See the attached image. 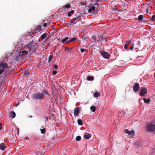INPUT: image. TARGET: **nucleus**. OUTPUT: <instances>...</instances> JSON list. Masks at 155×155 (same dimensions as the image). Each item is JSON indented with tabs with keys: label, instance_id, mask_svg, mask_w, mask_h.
Listing matches in <instances>:
<instances>
[{
	"label": "nucleus",
	"instance_id": "c756f323",
	"mask_svg": "<svg viewBox=\"0 0 155 155\" xmlns=\"http://www.w3.org/2000/svg\"><path fill=\"white\" fill-rule=\"evenodd\" d=\"M143 18V15H140L138 18V19L139 21H141Z\"/></svg>",
	"mask_w": 155,
	"mask_h": 155
},
{
	"label": "nucleus",
	"instance_id": "8fccbe9b",
	"mask_svg": "<svg viewBox=\"0 0 155 155\" xmlns=\"http://www.w3.org/2000/svg\"><path fill=\"white\" fill-rule=\"evenodd\" d=\"M25 139L26 140H28L29 138L28 137H26L25 138Z\"/></svg>",
	"mask_w": 155,
	"mask_h": 155
},
{
	"label": "nucleus",
	"instance_id": "a18cd8bd",
	"mask_svg": "<svg viewBox=\"0 0 155 155\" xmlns=\"http://www.w3.org/2000/svg\"><path fill=\"white\" fill-rule=\"evenodd\" d=\"M148 11H149V8H147L146 9V13L147 14L149 13Z\"/></svg>",
	"mask_w": 155,
	"mask_h": 155
},
{
	"label": "nucleus",
	"instance_id": "2f4dec72",
	"mask_svg": "<svg viewBox=\"0 0 155 155\" xmlns=\"http://www.w3.org/2000/svg\"><path fill=\"white\" fill-rule=\"evenodd\" d=\"M91 5H92L91 4V5L90 4L89 5V7L91 8V9L92 10H93V11L95 9V8H97V7H94V5L93 6H91Z\"/></svg>",
	"mask_w": 155,
	"mask_h": 155
},
{
	"label": "nucleus",
	"instance_id": "f704fd0d",
	"mask_svg": "<svg viewBox=\"0 0 155 155\" xmlns=\"http://www.w3.org/2000/svg\"><path fill=\"white\" fill-rule=\"evenodd\" d=\"M155 20V15H153L152 16L150 20H151L152 21H154Z\"/></svg>",
	"mask_w": 155,
	"mask_h": 155
},
{
	"label": "nucleus",
	"instance_id": "5fc2aeb1",
	"mask_svg": "<svg viewBox=\"0 0 155 155\" xmlns=\"http://www.w3.org/2000/svg\"><path fill=\"white\" fill-rule=\"evenodd\" d=\"M149 14H150H150H151V13H149Z\"/></svg>",
	"mask_w": 155,
	"mask_h": 155
},
{
	"label": "nucleus",
	"instance_id": "2eb2a0df",
	"mask_svg": "<svg viewBox=\"0 0 155 155\" xmlns=\"http://www.w3.org/2000/svg\"><path fill=\"white\" fill-rule=\"evenodd\" d=\"M77 22V21H76V20H74L73 21L69 22L67 24V25L68 26L73 25L74 24L76 23Z\"/></svg>",
	"mask_w": 155,
	"mask_h": 155
},
{
	"label": "nucleus",
	"instance_id": "37998d69",
	"mask_svg": "<svg viewBox=\"0 0 155 155\" xmlns=\"http://www.w3.org/2000/svg\"><path fill=\"white\" fill-rule=\"evenodd\" d=\"M57 74V71H54L53 72V73H52V74H53V75H55L56 74Z\"/></svg>",
	"mask_w": 155,
	"mask_h": 155
},
{
	"label": "nucleus",
	"instance_id": "dca6fc26",
	"mask_svg": "<svg viewBox=\"0 0 155 155\" xmlns=\"http://www.w3.org/2000/svg\"><path fill=\"white\" fill-rule=\"evenodd\" d=\"M97 2H98L97 1L96 2H93L91 3V5H94V7H97V8L99 7V4L97 3Z\"/></svg>",
	"mask_w": 155,
	"mask_h": 155
},
{
	"label": "nucleus",
	"instance_id": "7ed1b4c3",
	"mask_svg": "<svg viewBox=\"0 0 155 155\" xmlns=\"http://www.w3.org/2000/svg\"><path fill=\"white\" fill-rule=\"evenodd\" d=\"M33 97L36 99H43L45 98V94L43 93L37 92L33 95Z\"/></svg>",
	"mask_w": 155,
	"mask_h": 155
},
{
	"label": "nucleus",
	"instance_id": "0eeeda50",
	"mask_svg": "<svg viewBox=\"0 0 155 155\" xmlns=\"http://www.w3.org/2000/svg\"><path fill=\"white\" fill-rule=\"evenodd\" d=\"M140 88L139 84L138 83H136L134 84L133 87L134 91L135 92H137L138 91Z\"/></svg>",
	"mask_w": 155,
	"mask_h": 155
},
{
	"label": "nucleus",
	"instance_id": "6ab92c4d",
	"mask_svg": "<svg viewBox=\"0 0 155 155\" xmlns=\"http://www.w3.org/2000/svg\"><path fill=\"white\" fill-rule=\"evenodd\" d=\"M76 40V38H71L70 40L68 41L67 42H65V43L67 44V43H69L70 42L75 41Z\"/></svg>",
	"mask_w": 155,
	"mask_h": 155
},
{
	"label": "nucleus",
	"instance_id": "20e7f679",
	"mask_svg": "<svg viewBox=\"0 0 155 155\" xmlns=\"http://www.w3.org/2000/svg\"><path fill=\"white\" fill-rule=\"evenodd\" d=\"M147 130L149 132H155V125L152 123H149L147 126Z\"/></svg>",
	"mask_w": 155,
	"mask_h": 155
},
{
	"label": "nucleus",
	"instance_id": "412c9836",
	"mask_svg": "<svg viewBox=\"0 0 155 155\" xmlns=\"http://www.w3.org/2000/svg\"><path fill=\"white\" fill-rule=\"evenodd\" d=\"M77 122L79 125L82 126L83 124V123L82 120H81V119H79L78 120Z\"/></svg>",
	"mask_w": 155,
	"mask_h": 155
},
{
	"label": "nucleus",
	"instance_id": "864d4df0",
	"mask_svg": "<svg viewBox=\"0 0 155 155\" xmlns=\"http://www.w3.org/2000/svg\"><path fill=\"white\" fill-rule=\"evenodd\" d=\"M35 33H34L33 34V35H35Z\"/></svg>",
	"mask_w": 155,
	"mask_h": 155
},
{
	"label": "nucleus",
	"instance_id": "4468645a",
	"mask_svg": "<svg viewBox=\"0 0 155 155\" xmlns=\"http://www.w3.org/2000/svg\"><path fill=\"white\" fill-rule=\"evenodd\" d=\"M74 12V10H72L70 12H67V14L68 15L69 17H70L71 16Z\"/></svg>",
	"mask_w": 155,
	"mask_h": 155
},
{
	"label": "nucleus",
	"instance_id": "f257e3e1",
	"mask_svg": "<svg viewBox=\"0 0 155 155\" xmlns=\"http://www.w3.org/2000/svg\"><path fill=\"white\" fill-rule=\"evenodd\" d=\"M6 70L5 73L6 75L9 74V71H8L9 68L8 65L6 63L4 62H0V75H1Z\"/></svg>",
	"mask_w": 155,
	"mask_h": 155
},
{
	"label": "nucleus",
	"instance_id": "c85d7f7f",
	"mask_svg": "<svg viewBox=\"0 0 155 155\" xmlns=\"http://www.w3.org/2000/svg\"><path fill=\"white\" fill-rule=\"evenodd\" d=\"M43 93H45L46 94H47L48 96V97H51V94L48 92L47 91H46V90H44L43 91Z\"/></svg>",
	"mask_w": 155,
	"mask_h": 155
},
{
	"label": "nucleus",
	"instance_id": "5701e85b",
	"mask_svg": "<svg viewBox=\"0 0 155 155\" xmlns=\"http://www.w3.org/2000/svg\"><path fill=\"white\" fill-rule=\"evenodd\" d=\"M93 95L94 97H97L100 95V93L96 92Z\"/></svg>",
	"mask_w": 155,
	"mask_h": 155
},
{
	"label": "nucleus",
	"instance_id": "f8f14e48",
	"mask_svg": "<svg viewBox=\"0 0 155 155\" xmlns=\"http://www.w3.org/2000/svg\"><path fill=\"white\" fill-rule=\"evenodd\" d=\"M91 137V135L87 133H85L84 135V138L85 139H89Z\"/></svg>",
	"mask_w": 155,
	"mask_h": 155
},
{
	"label": "nucleus",
	"instance_id": "c9c22d12",
	"mask_svg": "<svg viewBox=\"0 0 155 155\" xmlns=\"http://www.w3.org/2000/svg\"><path fill=\"white\" fill-rule=\"evenodd\" d=\"M81 139V137L80 136H79L76 137V140L77 141L80 140Z\"/></svg>",
	"mask_w": 155,
	"mask_h": 155
},
{
	"label": "nucleus",
	"instance_id": "a19ab883",
	"mask_svg": "<svg viewBox=\"0 0 155 155\" xmlns=\"http://www.w3.org/2000/svg\"><path fill=\"white\" fill-rule=\"evenodd\" d=\"M54 68L56 69H58V66L57 65H54Z\"/></svg>",
	"mask_w": 155,
	"mask_h": 155
},
{
	"label": "nucleus",
	"instance_id": "3c124183",
	"mask_svg": "<svg viewBox=\"0 0 155 155\" xmlns=\"http://www.w3.org/2000/svg\"><path fill=\"white\" fill-rule=\"evenodd\" d=\"M19 129H18V134L19 133Z\"/></svg>",
	"mask_w": 155,
	"mask_h": 155
},
{
	"label": "nucleus",
	"instance_id": "a211bd4d",
	"mask_svg": "<svg viewBox=\"0 0 155 155\" xmlns=\"http://www.w3.org/2000/svg\"><path fill=\"white\" fill-rule=\"evenodd\" d=\"M131 42V41H127V42L124 45V48L126 49L127 48V46L128 45L129 43H130Z\"/></svg>",
	"mask_w": 155,
	"mask_h": 155
},
{
	"label": "nucleus",
	"instance_id": "6e6552de",
	"mask_svg": "<svg viewBox=\"0 0 155 155\" xmlns=\"http://www.w3.org/2000/svg\"><path fill=\"white\" fill-rule=\"evenodd\" d=\"M147 89L144 87L143 88L141 89L140 95L142 96H143L145 94L147 93Z\"/></svg>",
	"mask_w": 155,
	"mask_h": 155
},
{
	"label": "nucleus",
	"instance_id": "473e14b6",
	"mask_svg": "<svg viewBox=\"0 0 155 155\" xmlns=\"http://www.w3.org/2000/svg\"><path fill=\"white\" fill-rule=\"evenodd\" d=\"M53 55H50L49 57H48V62H50L51 61V60L52 58H53Z\"/></svg>",
	"mask_w": 155,
	"mask_h": 155
},
{
	"label": "nucleus",
	"instance_id": "a878e982",
	"mask_svg": "<svg viewBox=\"0 0 155 155\" xmlns=\"http://www.w3.org/2000/svg\"><path fill=\"white\" fill-rule=\"evenodd\" d=\"M90 109L93 112H94L96 111V107L95 106H91L90 107Z\"/></svg>",
	"mask_w": 155,
	"mask_h": 155
},
{
	"label": "nucleus",
	"instance_id": "603ef678",
	"mask_svg": "<svg viewBox=\"0 0 155 155\" xmlns=\"http://www.w3.org/2000/svg\"><path fill=\"white\" fill-rule=\"evenodd\" d=\"M46 120H48V117H47L46 119Z\"/></svg>",
	"mask_w": 155,
	"mask_h": 155
},
{
	"label": "nucleus",
	"instance_id": "de8ad7c7",
	"mask_svg": "<svg viewBox=\"0 0 155 155\" xmlns=\"http://www.w3.org/2000/svg\"><path fill=\"white\" fill-rule=\"evenodd\" d=\"M91 11H92L91 9V8H90V9H88V12H91Z\"/></svg>",
	"mask_w": 155,
	"mask_h": 155
},
{
	"label": "nucleus",
	"instance_id": "4c0bfd02",
	"mask_svg": "<svg viewBox=\"0 0 155 155\" xmlns=\"http://www.w3.org/2000/svg\"><path fill=\"white\" fill-rule=\"evenodd\" d=\"M81 15L78 16L76 18L75 20H76V21H77L78 20H79L81 18Z\"/></svg>",
	"mask_w": 155,
	"mask_h": 155
},
{
	"label": "nucleus",
	"instance_id": "9b49d317",
	"mask_svg": "<svg viewBox=\"0 0 155 155\" xmlns=\"http://www.w3.org/2000/svg\"><path fill=\"white\" fill-rule=\"evenodd\" d=\"M79 108L78 107H76L74 110V115L78 116L79 114Z\"/></svg>",
	"mask_w": 155,
	"mask_h": 155
},
{
	"label": "nucleus",
	"instance_id": "9d476101",
	"mask_svg": "<svg viewBox=\"0 0 155 155\" xmlns=\"http://www.w3.org/2000/svg\"><path fill=\"white\" fill-rule=\"evenodd\" d=\"M28 54V51L25 50H24L22 51L21 52L20 54V55L22 58H24L25 55Z\"/></svg>",
	"mask_w": 155,
	"mask_h": 155
},
{
	"label": "nucleus",
	"instance_id": "393cba45",
	"mask_svg": "<svg viewBox=\"0 0 155 155\" xmlns=\"http://www.w3.org/2000/svg\"><path fill=\"white\" fill-rule=\"evenodd\" d=\"M68 37H66L65 38H63L61 40V42L62 43H64L68 39Z\"/></svg>",
	"mask_w": 155,
	"mask_h": 155
},
{
	"label": "nucleus",
	"instance_id": "1a4fd4ad",
	"mask_svg": "<svg viewBox=\"0 0 155 155\" xmlns=\"http://www.w3.org/2000/svg\"><path fill=\"white\" fill-rule=\"evenodd\" d=\"M124 132L128 134L129 135H132L134 136L135 134V132L134 130H132L131 131H129L127 129H126L124 130Z\"/></svg>",
	"mask_w": 155,
	"mask_h": 155
},
{
	"label": "nucleus",
	"instance_id": "cd10ccee",
	"mask_svg": "<svg viewBox=\"0 0 155 155\" xmlns=\"http://www.w3.org/2000/svg\"><path fill=\"white\" fill-rule=\"evenodd\" d=\"M87 80L88 81H93L94 80V77L92 76H88L87 78Z\"/></svg>",
	"mask_w": 155,
	"mask_h": 155
},
{
	"label": "nucleus",
	"instance_id": "4be33fe9",
	"mask_svg": "<svg viewBox=\"0 0 155 155\" xmlns=\"http://www.w3.org/2000/svg\"><path fill=\"white\" fill-rule=\"evenodd\" d=\"M41 132V133L42 134H45L46 131V130L44 128V127H41V128L40 129Z\"/></svg>",
	"mask_w": 155,
	"mask_h": 155
},
{
	"label": "nucleus",
	"instance_id": "7c9ffc66",
	"mask_svg": "<svg viewBox=\"0 0 155 155\" xmlns=\"http://www.w3.org/2000/svg\"><path fill=\"white\" fill-rule=\"evenodd\" d=\"M91 38L92 39L95 40V42H96L97 41V42L98 41V40H96L97 38L95 36H94V35L92 36Z\"/></svg>",
	"mask_w": 155,
	"mask_h": 155
},
{
	"label": "nucleus",
	"instance_id": "e433bc0d",
	"mask_svg": "<svg viewBox=\"0 0 155 155\" xmlns=\"http://www.w3.org/2000/svg\"><path fill=\"white\" fill-rule=\"evenodd\" d=\"M29 73V71L27 70H25L24 71V74L26 75H28Z\"/></svg>",
	"mask_w": 155,
	"mask_h": 155
},
{
	"label": "nucleus",
	"instance_id": "f03ea898",
	"mask_svg": "<svg viewBox=\"0 0 155 155\" xmlns=\"http://www.w3.org/2000/svg\"><path fill=\"white\" fill-rule=\"evenodd\" d=\"M37 44V43L34 44L32 42H30L28 43L27 49L29 53L32 54L36 51V47Z\"/></svg>",
	"mask_w": 155,
	"mask_h": 155
},
{
	"label": "nucleus",
	"instance_id": "09e8293b",
	"mask_svg": "<svg viewBox=\"0 0 155 155\" xmlns=\"http://www.w3.org/2000/svg\"><path fill=\"white\" fill-rule=\"evenodd\" d=\"M47 26V24L46 23H45L44 24H43V26L44 27H46V26Z\"/></svg>",
	"mask_w": 155,
	"mask_h": 155
},
{
	"label": "nucleus",
	"instance_id": "aec40b11",
	"mask_svg": "<svg viewBox=\"0 0 155 155\" xmlns=\"http://www.w3.org/2000/svg\"><path fill=\"white\" fill-rule=\"evenodd\" d=\"M143 100L144 101V103H149L150 101V99L149 98H148L147 99H146V98H145L143 99Z\"/></svg>",
	"mask_w": 155,
	"mask_h": 155
},
{
	"label": "nucleus",
	"instance_id": "f3484780",
	"mask_svg": "<svg viewBox=\"0 0 155 155\" xmlns=\"http://www.w3.org/2000/svg\"><path fill=\"white\" fill-rule=\"evenodd\" d=\"M47 36V34L46 33H45L42 34L41 36V40L44 39L45 38H46Z\"/></svg>",
	"mask_w": 155,
	"mask_h": 155
},
{
	"label": "nucleus",
	"instance_id": "c03bdc74",
	"mask_svg": "<svg viewBox=\"0 0 155 155\" xmlns=\"http://www.w3.org/2000/svg\"><path fill=\"white\" fill-rule=\"evenodd\" d=\"M38 29H37V30H39V29H40L41 28V26L40 25H38Z\"/></svg>",
	"mask_w": 155,
	"mask_h": 155
},
{
	"label": "nucleus",
	"instance_id": "39448f33",
	"mask_svg": "<svg viewBox=\"0 0 155 155\" xmlns=\"http://www.w3.org/2000/svg\"><path fill=\"white\" fill-rule=\"evenodd\" d=\"M98 41H106V37L103 36L102 34H99L98 35Z\"/></svg>",
	"mask_w": 155,
	"mask_h": 155
},
{
	"label": "nucleus",
	"instance_id": "49530a36",
	"mask_svg": "<svg viewBox=\"0 0 155 155\" xmlns=\"http://www.w3.org/2000/svg\"><path fill=\"white\" fill-rule=\"evenodd\" d=\"M2 124L1 123H0V130H1L2 128Z\"/></svg>",
	"mask_w": 155,
	"mask_h": 155
},
{
	"label": "nucleus",
	"instance_id": "4d7b16f0",
	"mask_svg": "<svg viewBox=\"0 0 155 155\" xmlns=\"http://www.w3.org/2000/svg\"><path fill=\"white\" fill-rule=\"evenodd\" d=\"M41 31V30H39V31Z\"/></svg>",
	"mask_w": 155,
	"mask_h": 155
},
{
	"label": "nucleus",
	"instance_id": "58836bf2",
	"mask_svg": "<svg viewBox=\"0 0 155 155\" xmlns=\"http://www.w3.org/2000/svg\"><path fill=\"white\" fill-rule=\"evenodd\" d=\"M86 51L85 50L84 48H81V51L82 53H83Z\"/></svg>",
	"mask_w": 155,
	"mask_h": 155
},
{
	"label": "nucleus",
	"instance_id": "ea45409f",
	"mask_svg": "<svg viewBox=\"0 0 155 155\" xmlns=\"http://www.w3.org/2000/svg\"><path fill=\"white\" fill-rule=\"evenodd\" d=\"M63 48H64V50H65V51H69V49L68 48L65 47H63Z\"/></svg>",
	"mask_w": 155,
	"mask_h": 155
},
{
	"label": "nucleus",
	"instance_id": "79ce46f5",
	"mask_svg": "<svg viewBox=\"0 0 155 155\" xmlns=\"http://www.w3.org/2000/svg\"><path fill=\"white\" fill-rule=\"evenodd\" d=\"M134 45H133L130 47V50H132L134 48Z\"/></svg>",
	"mask_w": 155,
	"mask_h": 155
},
{
	"label": "nucleus",
	"instance_id": "72a5a7b5",
	"mask_svg": "<svg viewBox=\"0 0 155 155\" xmlns=\"http://www.w3.org/2000/svg\"><path fill=\"white\" fill-rule=\"evenodd\" d=\"M44 153L42 151H39L36 154V155H43Z\"/></svg>",
	"mask_w": 155,
	"mask_h": 155
},
{
	"label": "nucleus",
	"instance_id": "6e6d98bb",
	"mask_svg": "<svg viewBox=\"0 0 155 155\" xmlns=\"http://www.w3.org/2000/svg\"><path fill=\"white\" fill-rule=\"evenodd\" d=\"M48 38L47 39V40H48Z\"/></svg>",
	"mask_w": 155,
	"mask_h": 155
},
{
	"label": "nucleus",
	"instance_id": "423d86ee",
	"mask_svg": "<svg viewBox=\"0 0 155 155\" xmlns=\"http://www.w3.org/2000/svg\"><path fill=\"white\" fill-rule=\"evenodd\" d=\"M101 54L105 58H107L110 56V55L107 52L103 51H102L101 52Z\"/></svg>",
	"mask_w": 155,
	"mask_h": 155
},
{
	"label": "nucleus",
	"instance_id": "ddd939ff",
	"mask_svg": "<svg viewBox=\"0 0 155 155\" xmlns=\"http://www.w3.org/2000/svg\"><path fill=\"white\" fill-rule=\"evenodd\" d=\"M6 148L5 145L4 143H1L0 144V149L2 150H4Z\"/></svg>",
	"mask_w": 155,
	"mask_h": 155
},
{
	"label": "nucleus",
	"instance_id": "b1692460",
	"mask_svg": "<svg viewBox=\"0 0 155 155\" xmlns=\"http://www.w3.org/2000/svg\"><path fill=\"white\" fill-rule=\"evenodd\" d=\"M15 113L13 111H12L10 114V116H12V119L14 118L15 117Z\"/></svg>",
	"mask_w": 155,
	"mask_h": 155
},
{
	"label": "nucleus",
	"instance_id": "bb28decb",
	"mask_svg": "<svg viewBox=\"0 0 155 155\" xmlns=\"http://www.w3.org/2000/svg\"><path fill=\"white\" fill-rule=\"evenodd\" d=\"M71 7V6L69 4H67L65 5H64L63 7V8H64L65 9L66 8H68Z\"/></svg>",
	"mask_w": 155,
	"mask_h": 155
}]
</instances>
